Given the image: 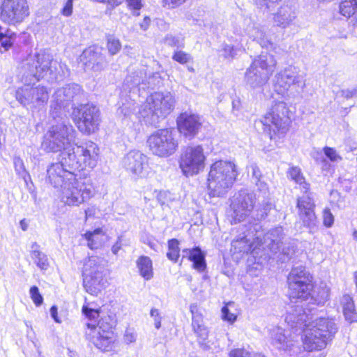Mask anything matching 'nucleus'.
Returning a JSON list of instances; mask_svg holds the SVG:
<instances>
[{"label": "nucleus", "instance_id": "a211bd4d", "mask_svg": "<svg viewBox=\"0 0 357 357\" xmlns=\"http://www.w3.org/2000/svg\"><path fill=\"white\" fill-rule=\"evenodd\" d=\"M255 195L246 190H241L236 193L231 203L233 211L232 217L235 222L248 220L250 226L252 225V215L255 204Z\"/></svg>", "mask_w": 357, "mask_h": 357}, {"label": "nucleus", "instance_id": "cd10ccee", "mask_svg": "<svg viewBox=\"0 0 357 357\" xmlns=\"http://www.w3.org/2000/svg\"><path fill=\"white\" fill-rule=\"evenodd\" d=\"M296 17V13L292 6L283 4L273 14V20L277 26L286 29L293 24Z\"/></svg>", "mask_w": 357, "mask_h": 357}, {"label": "nucleus", "instance_id": "4be33fe9", "mask_svg": "<svg viewBox=\"0 0 357 357\" xmlns=\"http://www.w3.org/2000/svg\"><path fill=\"white\" fill-rule=\"evenodd\" d=\"M262 236L263 231L261 225L255 222L243 231L242 235L240 234L238 237L232 241L231 249L235 253H248L252 250L255 241L257 244L261 242Z\"/></svg>", "mask_w": 357, "mask_h": 357}, {"label": "nucleus", "instance_id": "c756f323", "mask_svg": "<svg viewBox=\"0 0 357 357\" xmlns=\"http://www.w3.org/2000/svg\"><path fill=\"white\" fill-rule=\"evenodd\" d=\"M206 255L199 247H195L194 251L190 256V259L192 262V267L199 273H204L206 269Z\"/></svg>", "mask_w": 357, "mask_h": 357}, {"label": "nucleus", "instance_id": "13d9d810", "mask_svg": "<svg viewBox=\"0 0 357 357\" xmlns=\"http://www.w3.org/2000/svg\"><path fill=\"white\" fill-rule=\"evenodd\" d=\"M222 319L229 322L233 323L236 319V316L230 312L229 308L227 306H224L222 308Z\"/></svg>", "mask_w": 357, "mask_h": 357}, {"label": "nucleus", "instance_id": "20e7f679", "mask_svg": "<svg viewBox=\"0 0 357 357\" xmlns=\"http://www.w3.org/2000/svg\"><path fill=\"white\" fill-rule=\"evenodd\" d=\"M309 319H312V316L306 312L303 305H291L285 317V321L294 333L303 332L302 340L305 350H321L326 347L328 340L312 326H308Z\"/></svg>", "mask_w": 357, "mask_h": 357}, {"label": "nucleus", "instance_id": "a19ab883", "mask_svg": "<svg viewBox=\"0 0 357 357\" xmlns=\"http://www.w3.org/2000/svg\"><path fill=\"white\" fill-rule=\"evenodd\" d=\"M100 230L98 229L93 232L88 231L84 234V237L88 241L87 245L91 250H96L100 246V243L96 238V235L100 234Z\"/></svg>", "mask_w": 357, "mask_h": 357}, {"label": "nucleus", "instance_id": "ea45409f", "mask_svg": "<svg viewBox=\"0 0 357 357\" xmlns=\"http://www.w3.org/2000/svg\"><path fill=\"white\" fill-rule=\"evenodd\" d=\"M15 33L9 30H7L5 33L0 32L1 45L7 50L13 44V42L15 40Z\"/></svg>", "mask_w": 357, "mask_h": 357}, {"label": "nucleus", "instance_id": "052dcab7", "mask_svg": "<svg viewBox=\"0 0 357 357\" xmlns=\"http://www.w3.org/2000/svg\"><path fill=\"white\" fill-rule=\"evenodd\" d=\"M249 168L251 169L252 177L254 182L259 181L261 177V173L259 168L255 164H252Z\"/></svg>", "mask_w": 357, "mask_h": 357}, {"label": "nucleus", "instance_id": "774afa93", "mask_svg": "<svg viewBox=\"0 0 357 357\" xmlns=\"http://www.w3.org/2000/svg\"><path fill=\"white\" fill-rule=\"evenodd\" d=\"M120 112L123 114L125 116H129L132 113V110L130 109L128 107L123 105L121 107L119 108Z\"/></svg>", "mask_w": 357, "mask_h": 357}, {"label": "nucleus", "instance_id": "8fccbe9b", "mask_svg": "<svg viewBox=\"0 0 357 357\" xmlns=\"http://www.w3.org/2000/svg\"><path fill=\"white\" fill-rule=\"evenodd\" d=\"M82 313L90 319H96L100 317L101 312L99 310L89 307L84 305L82 309Z\"/></svg>", "mask_w": 357, "mask_h": 357}, {"label": "nucleus", "instance_id": "c85d7f7f", "mask_svg": "<svg viewBox=\"0 0 357 357\" xmlns=\"http://www.w3.org/2000/svg\"><path fill=\"white\" fill-rule=\"evenodd\" d=\"M283 229L277 227L269 230L264 236L260 243L265 245L273 253H276L280 247L283 238Z\"/></svg>", "mask_w": 357, "mask_h": 357}, {"label": "nucleus", "instance_id": "f8f14e48", "mask_svg": "<svg viewBox=\"0 0 357 357\" xmlns=\"http://www.w3.org/2000/svg\"><path fill=\"white\" fill-rule=\"evenodd\" d=\"M100 317L96 326L87 324L89 331L86 334L96 347L101 351H107L112 349L113 342L112 329L115 326L116 320L114 314H102Z\"/></svg>", "mask_w": 357, "mask_h": 357}, {"label": "nucleus", "instance_id": "412c9836", "mask_svg": "<svg viewBox=\"0 0 357 357\" xmlns=\"http://www.w3.org/2000/svg\"><path fill=\"white\" fill-rule=\"evenodd\" d=\"M122 165L130 176L135 180L145 178L148 174V158L139 151H129L123 157Z\"/></svg>", "mask_w": 357, "mask_h": 357}, {"label": "nucleus", "instance_id": "09e8293b", "mask_svg": "<svg viewBox=\"0 0 357 357\" xmlns=\"http://www.w3.org/2000/svg\"><path fill=\"white\" fill-rule=\"evenodd\" d=\"M323 151L325 155L331 162H339L342 160V157L337 153L336 150L334 148L325 146L323 149Z\"/></svg>", "mask_w": 357, "mask_h": 357}, {"label": "nucleus", "instance_id": "a878e982", "mask_svg": "<svg viewBox=\"0 0 357 357\" xmlns=\"http://www.w3.org/2000/svg\"><path fill=\"white\" fill-rule=\"evenodd\" d=\"M308 326H312L319 332L328 341L331 340L337 332L338 327L333 318L319 317L315 319H309Z\"/></svg>", "mask_w": 357, "mask_h": 357}, {"label": "nucleus", "instance_id": "aec40b11", "mask_svg": "<svg viewBox=\"0 0 357 357\" xmlns=\"http://www.w3.org/2000/svg\"><path fill=\"white\" fill-rule=\"evenodd\" d=\"M29 15L26 0H3L1 19L8 24L22 22Z\"/></svg>", "mask_w": 357, "mask_h": 357}, {"label": "nucleus", "instance_id": "5701e85b", "mask_svg": "<svg viewBox=\"0 0 357 357\" xmlns=\"http://www.w3.org/2000/svg\"><path fill=\"white\" fill-rule=\"evenodd\" d=\"M190 311L192 314V328L197 336V342L203 349H207L208 346L206 340L208 337V329L205 326L203 320V315L197 304L192 303L190 305Z\"/></svg>", "mask_w": 357, "mask_h": 357}, {"label": "nucleus", "instance_id": "7ed1b4c3", "mask_svg": "<svg viewBox=\"0 0 357 357\" xmlns=\"http://www.w3.org/2000/svg\"><path fill=\"white\" fill-rule=\"evenodd\" d=\"M312 276L305 267L298 266L293 267L289 274L287 282L290 298L297 301L296 305H303L306 312H311L312 307H307L306 304L323 305L329 299L330 289L326 286H320L313 289Z\"/></svg>", "mask_w": 357, "mask_h": 357}, {"label": "nucleus", "instance_id": "bb28decb", "mask_svg": "<svg viewBox=\"0 0 357 357\" xmlns=\"http://www.w3.org/2000/svg\"><path fill=\"white\" fill-rule=\"evenodd\" d=\"M155 77H159L158 75H153L151 77H149V81L146 83L145 73L142 70L135 71L126 76L124 80V85L130 91L137 89V91H139L141 89L145 90L146 88L154 89L155 84L152 82V79Z\"/></svg>", "mask_w": 357, "mask_h": 357}, {"label": "nucleus", "instance_id": "37998d69", "mask_svg": "<svg viewBox=\"0 0 357 357\" xmlns=\"http://www.w3.org/2000/svg\"><path fill=\"white\" fill-rule=\"evenodd\" d=\"M281 1L282 0H254L255 5L264 12L270 11Z\"/></svg>", "mask_w": 357, "mask_h": 357}, {"label": "nucleus", "instance_id": "49530a36", "mask_svg": "<svg viewBox=\"0 0 357 357\" xmlns=\"http://www.w3.org/2000/svg\"><path fill=\"white\" fill-rule=\"evenodd\" d=\"M172 59L179 63L185 64L192 60V56L183 51H176L172 56Z\"/></svg>", "mask_w": 357, "mask_h": 357}, {"label": "nucleus", "instance_id": "4c0bfd02", "mask_svg": "<svg viewBox=\"0 0 357 357\" xmlns=\"http://www.w3.org/2000/svg\"><path fill=\"white\" fill-rule=\"evenodd\" d=\"M168 252L167 257L170 261L176 263L180 256L179 241L176 238H172L168 241Z\"/></svg>", "mask_w": 357, "mask_h": 357}, {"label": "nucleus", "instance_id": "680f3d73", "mask_svg": "<svg viewBox=\"0 0 357 357\" xmlns=\"http://www.w3.org/2000/svg\"><path fill=\"white\" fill-rule=\"evenodd\" d=\"M73 1L67 0L63 8H62L61 13L66 17L71 15L73 13Z\"/></svg>", "mask_w": 357, "mask_h": 357}, {"label": "nucleus", "instance_id": "6e6552de", "mask_svg": "<svg viewBox=\"0 0 357 357\" xmlns=\"http://www.w3.org/2000/svg\"><path fill=\"white\" fill-rule=\"evenodd\" d=\"M75 131L66 120L52 126L45 135L41 146L46 152H73L77 144L72 145Z\"/></svg>", "mask_w": 357, "mask_h": 357}, {"label": "nucleus", "instance_id": "f3484780", "mask_svg": "<svg viewBox=\"0 0 357 357\" xmlns=\"http://www.w3.org/2000/svg\"><path fill=\"white\" fill-rule=\"evenodd\" d=\"M206 156L201 145L188 146L182 149L179 167L186 176L197 174L204 167Z\"/></svg>", "mask_w": 357, "mask_h": 357}, {"label": "nucleus", "instance_id": "2eb2a0df", "mask_svg": "<svg viewBox=\"0 0 357 357\" xmlns=\"http://www.w3.org/2000/svg\"><path fill=\"white\" fill-rule=\"evenodd\" d=\"M146 142L151 153L160 158L173 155L178 146L172 130L168 128L153 132L149 136Z\"/></svg>", "mask_w": 357, "mask_h": 357}, {"label": "nucleus", "instance_id": "f257e3e1", "mask_svg": "<svg viewBox=\"0 0 357 357\" xmlns=\"http://www.w3.org/2000/svg\"><path fill=\"white\" fill-rule=\"evenodd\" d=\"M59 66L53 56L45 52L30 55L23 61L20 74L24 86L17 89L15 92L17 101L31 109L44 107L49 99L47 89L41 85L33 87L30 84L40 79L51 83L56 82L58 79Z\"/></svg>", "mask_w": 357, "mask_h": 357}, {"label": "nucleus", "instance_id": "864d4df0", "mask_svg": "<svg viewBox=\"0 0 357 357\" xmlns=\"http://www.w3.org/2000/svg\"><path fill=\"white\" fill-rule=\"evenodd\" d=\"M126 2L129 8L133 10L132 14L137 16L139 15V10L142 6L141 0H126Z\"/></svg>", "mask_w": 357, "mask_h": 357}, {"label": "nucleus", "instance_id": "c03bdc74", "mask_svg": "<svg viewBox=\"0 0 357 357\" xmlns=\"http://www.w3.org/2000/svg\"><path fill=\"white\" fill-rule=\"evenodd\" d=\"M156 199L162 207L168 206L169 204L174 200L172 195L168 191H159L157 192Z\"/></svg>", "mask_w": 357, "mask_h": 357}, {"label": "nucleus", "instance_id": "f03ea898", "mask_svg": "<svg viewBox=\"0 0 357 357\" xmlns=\"http://www.w3.org/2000/svg\"><path fill=\"white\" fill-rule=\"evenodd\" d=\"M98 151V146L89 141L76 146L73 152H62L60 161L47 167V181L54 188L60 189L67 181L73 179L75 171L96 167Z\"/></svg>", "mask_w": 357, "mask_h": 357}, {"label": "nucleus", "instance_id": "4d7b16f0", "mask_svg": "<svg viewBox=\"0 0 357 357\" xmlns=\"http://www.w3.org/2000/svg\"><path fill=\"white\" fill-rule=\"evenodd\" d=\"M229 357H252L251 353L245 349H235L229 354Z\"/></svg>", "mask_w": 357, "mask_h": 357}, {"label": "nucleus", "instance_id": "1a4fd4ad", "mask_svg": "<svg viewBox=\"0 0 357 357\" xmlns=\"http://www.w3.org/2000/svg\"><path fill=\"white\" fill-rule=\"evenodd\" d=\"M105 260L98 256H91L84 260L83 283L86 291L97 296L107 284Z\"/></svg>", "mask_w": 357, "mask_h": 357}, {"label": "nucleus", "instance_id": "423d86ee", "mask_svg": "<svg viewBox=\"0 0 357 357\" xmlns=\"http://www.w3.org/2000/svg\"><path fill=\"white\" fill-rule=\"evenodd\" d=\"M289 176L299 184L304 195L297 199L298 215L304 227L308 229L310 234H314L319 229V222L315 215L313 199L308 192L309 184L305 182L301 170L298 167H291L288 171Z\"/></svg>", "mask_w": 357, "mask_h": 357}, {"label": "nucleus", "instance_id": "7c9ffc66", "mask_svg": "<svg viewBox=\"0 0 357 357\" xmlns=\"http://www.w3.org/2000/svg\"><path fill=\"white\" fill-rule=\"evenodd\" d=\"M137 267L140 275L146 280L153 276L152 260L147 256H141L137 260Z\"/></svg>", "mask_w": 357, "mask_h": 357}, {"label": "nucleus", "instance_id": "603ef678", "mask_svg": "<svg viewBox=\"0 0 357 357\" xmlns=\"http://www.w3.org/2000/svg\"><path fill=\"white\" fill-rule=\"evenodd\" d=\"M150 316L153 319L155 328L159 329L161 327L162 317L158 309L153 307L150 311Z\"/></svg>", "mask_w": 357, "mask_h": 357}, {"label": "nucleus", "instance_id": "2f4dec72", "mask_svg": "<svg viewBox=\"0 0 357 357\" xmlns=\"http://www.w3.org/2000/svg\"><path fill=\"white\" fill-rule=\"evenodd\" d=\"M342 304L345 319L350 323L357 321V312L352 298L349 295H344L342 299Z\"/></svg>", "mask_w": 357, "mask_h": 357}, {"label": "nucleus", "instance_id": "393cba45", "mask_svg": "<svg viewBox=\"0 0 357 357\" xmlns=\"http://www.w3.org/2000/svg\"><path fill=\"white\" fill-rule=\"evenodd\" d=\"M80 61L94 70H100L107 64L105 56L102 54L101 50L96 47H90L84 50L80 56Z\"/></svg>", "mask_w": 357, "mask_h": 357}, {"label": "nucleus", "instance_id": "bf43d9fd", "mask_svg": "<svg viewBox=\"0 0 357 357\" xmlns=\"http://www.w3.org/2000/svg\"><path fill=\"white\" fill-rule=\"evenodd\" d=\"M255 184L257 187L258 190L263 194V197L268 198L269 195V192L267 184L261 180H259V181L255 182Z\"/></svg>", "mask_w": 357, "mask_h": 357}, {"label": "nucleus", "instance_id": "e2e57ef3", "mask_svg": "<svg viewBox=\"0 0 357 357\" xmlns=\"http://www.w3.org/2000/svg\"><path fill=\"white\" fill-rule=\"evenodd\" d=\"M124 0H105V3H107V9L106 12L108 10H112L116 7L121 5Z\"/></svg>", "mask_w": 357, "mask_h": 357}, {"label": "nucleus", "instance_id": "39448f33", "mask_svg": "<svg viewBox=\"0 0 357 357\" xmlns=\"http://www.w3.org/2000/svg\"><path fill=\"white\" fill-rule=\"evenodd\" d=\"M237 175L236 166L234 162L222 160L213 162L207 178L209 195L213 197H224L232 188Z\"/></svg>", "mask_w": 357, "mask_h": 357}, {"label": "nucleus", "instance_id": "6ab92c4d", "mask_svg": "<svg viewBox=\"0 0 357 357\" xmlns=\"http://www.w3.org/2000/svg\"><path fill=\"white\" fill-rule=\"evenodd\" d=\"M273 82L278 93H283L289 90L299 92L305 86L303 77L299 74L298 68L293 66L278 72Z\"/></svg>", "mask_w": 357, "mask_h": 357}, {"label": "nucleus", "instance_id": "473e14b6", "mask_svg": "<svg viewBox=\"0 0 357 357\" xmlns=\"http://www.w3.org/2000/svg\"><path fill=\"white\" fill-rule=\"evenodd\" d=\"M39 245L35 242L31 245V257L36 266L40 269L46 271L50 263L47 255L38 250Z\"/></svg>", "mask_w": 357, "mask_h": 357}, {"label": "nucleus", "instance_id": "0e129e2a", "mask_svg": "<svg viewBox=\"0 0 357 357\" xmlns=\"http://www.w3.org/2000/svg\"><path fill=\"white\" fill-rule=\"evenodd\" d=\"M151 20L150 17H148V16H145L144 17L142 22H141L139 23L140 29L142 31H146L149 28L150 24H151Z\"/></svg>", "mask_w": 357, "mask_h": 357}, {"label": "nucleus", "instance_id": "0eeeda50", "mask_svg": "<svg viewBox=\"0 0 357 357\" xmlns=\"http://www.w3.org/2000/svg\"><path fill=\"white\" fill-rule=\"evenodd\" d=\"M174 96L169 92L154 93L139 110V118L146 124L157 126L174 109Z\"/></svg>", "mask_w": 357, "mask_h": 357}, {"label": "nucleus", "instance_id": "b1692460", "mask_svg": "<svg viewBox=\"0 0 357 357\" xmlns=\"http://www.w3.org/2000/svg\"><path fill=\"white\" fill-rule=\"evenodd\" d=\"M199 117L194 114L182 113L177 119L178 129L181 135L192 139L198 133L201 127Z\"/></svg>", "mask_w": 357, "mask_h": 357}, {"label": "nucleus", "instance_id": "9d476101", "mask_svg": "<svg viewBox=\"0 0 357 357\" xmlns=\"http://www.w3.org/2000/svg\"><path fill=\"white\" fill-rule=\"evenodd\" d=\"M276 60L273 55L261 54L255 58L245 73L244 81L252 89H261L274 71Z\"/></svg>", "mask_w": 357, "mask_h": 357}, {"label": "nucleus", "instance_id": "9b49d317", "mask_svg": "<svg viewBox=\"0 0 357 357\" xmlns=\"http://www.w3.org/2000/svg\"><path fill=\"white\" fill-rule=\"evenodd\" d=\"M289 110L284 101H274L271 109L260 120L264 132L272 139L273 135L278 132L284 134L291 122Z\"/></svg>", "mask_w": 357, "mask_h": 357}, {"label": "nucleus", "instance_id": "f704fd0d", "mask_svg": "<svg viewBox=\"0 0 357 357\" xmlns=\"http://www.w3.org/2000/svg\"><path fill=\"white\" fill-rule=\"evenodd\" d=\"M271 208V202L268 199V198H264V199L260 204L259 208L252 213V225L255 222H257L259 225H260V222L267 217Z\"/></svg>", "mask_w": 357, "mask_h": 357}, {"label": "nucleus", "instance_id": "69168bd1", "mask_svg": "<svg viewBox=\"0 0 357 357\" xmlns=\"http://www.w3.org/2000/svg\"><path fill=\"white\" fill-rule=\"evenodd\" d=\"M50 314L52 318L56 322V323H61V320L58 317V313H57V307L55 305H53L50 308Z\"/></svg>", "mask_w": 357, "mask_h": 357}, {"label": "nucleus", "instance_id": "3c124183", "mask_svg": "<svg viewBox=\"0 0 357 357\" xmlns=\"http://www.w3.org/2000/svg\"><path fill=\"white\" fill-rule=\"evenodd\" d=\"M127 245L128 243L124 238V236L123 235L119 236L116 239V241L112 247V252L116 255L118 254L119 251L121 249L123 246H126Z\"/></svg>", "mask_w": 357, "mask_h": 357}, {"label": "nucleus", "instance_id": "dca6fc26", "mask_svg": "<svg viewBox=\"0 0 357 357\" xmlns=\"http://www.w3.org/2000/svg\"><path fill=\"white\" fill-rule=\"evenodd\" d=\"M71 115L81 132L90 135L98 129L100 117L96 106L89 103L81 105L73 108Z\"/></svg>", "mask_w": 357, "mask_h": 357}, {"label": "nucleus", "instance_id": "72a5a7b5", "mask_svg": "<svg viewBox=\"0 0 357 357\" xmlns=\"http://www.w3.org/2000/svg\"><path fill=\"white\" fill-rule=\"evenodd\" d=\"M282 328L277 327L271 331L272 343L279 349L286 350L290 346Z\"/></svg>", "mask_w": 357, "mask_h": 357}, {"label": "nucleus", "instance_id": "ddd939ff", "mask_svg": "<svg viewBox=\"0 0 357 357\" xmlns=\"http://www.w3.org/2000/svg\"><path fill=\"white\" fill-rule=\"evenodd\" d=\"M79 85L73 83L58 89L52 95L50 114L54 119L63 120L67 116L70 106L81 96ZM73 108V107H71Z\"/></svg>", "mask_w": 357, "mask_h": 357}, {"label": "nucleus", "instance_id": "a18cd8bd", "mask_svg": "<svg viewBox=\"0 0 357 357\" xmlns=\"http://www.w3.org/2000/svg\"><path fill=\"white\" fill-rule=\"evenodd\" d=\"M30 297L36 306H40L43 303V297L39 292L36 286H32L29 289Z\"/></svg>", "mask_w": 357, "mask_h": 357}, {"label": "nucleus", "instance_id": "338daca9", "mask_svg": "<svg viewBox=\"0 0 357 357\" xmlns=\"http://www.w3.org/2000/svg\"><path fill=\"white\" fill-rule=\"evenodd\" d=\"M185 1V0H164L165 3L167 4L169 7L172 8L182 4Z\"/></svg>", "mask_w": 357, "mask_h": 357}, {"label": "nucleus", "instance_id": "c9c22d12", "mask_svg": "<svg viewBox=\"0 0 357 357\" xmlns=\"http://www.w3.org/2000/svg\"><path fill=\"white\" fill-rule=\"evenodd\" d=\"M243 50L242 45H229L227 43H223L221 45L220 49L218 50V52L220 54V56H222L226 59H233L239 52H242Z\"/></svg>", "mask_w": 357, "mask_h": 357}, {"label": "nucleus", "instance_id": "58836bf2", "mask_svg": "<svg viewBox=\"0 0 357 357\" xmlns=\"http://www.w3.org/2000/svg\"><path fill=\"white\" fill-rule=\"evenodd\" d=\"M13 164L16 174L26 181V177H29V174L25 168L22 159L19 156H14Z\"/></svg>", "mask_w": 357, "mask_h": 357}, {"label": "nucleus", "instance_id": "e433bc0d", "mask_svg": "<svg viewBox=\"0 0 357 357\" xmlns=\"http://www.w3.org/2000/svg\"><path fill=\"white\" fill-rule=\"evenodd\" d=\"M251 36L253 38V40L256 41L263 48L268 49L273 45L265 32L259 28H255Z\"/></svg>", "mask_w": 357, "mask_h": 357}, {"label": "nucleus", "instance_id": "de8ad7c7", "mask_svg": "<svg viewBox=\"0 0 357 357\" xmlns=\"http://www.w3.org/2000/svg\"><path fill=\"white\" fill-rule=\"evenodd\" d=\"M322 219L323 224L326 227L330 228L333 225L335 218L329 208H326L323 210Z\"/></svg>", "mask_w": 357, "mask_h": 357}, {"label": "nucleus", "instance_id": "4468645a", "mask_svg": "<svg viewBox=\"0 0 357 357\" xmlns=\"http://www.w3.org/2000/svg\"><path fill=\"white\" fill-rule=\"evenodd\" d=\"M61 199L68 206H79L93 195V187L91 178L73 177L60 189Z\"/></svg>", "mask_w": 357, "mask_h": 357}, {"label": "nucleus", "instance_id": "6e6d98bb", "mask_svg": "<svg viewBox=\"0 0 357 357\" xmlns=\"http://www.w3.org/2000/svg\"><path fill=\"white\" fill-rule=\"evenodd\" d=\"M137 335L132 328L126 329L124 334V341L126 344H131L136 342Z\"/></svg>", "mask_w": 357, "mask_h": 357}, {"label": "nucleus", "instance_id": "79ce46f5", "mask_svg": "<svg viewBox=\"0 0 357 357\" xmlns=\"http://www.w3.org/2000/svg\"><path fill=\"white\" fill-rule=\"evenodd\" d=\"M107 47L111 55L117 54L121 49L120 40L114 36L107 38Z\"/></svg>", "mask_w": 357, "mask_h": 357}, {"label": "nucleus", "instance_id": "5fc2aeb1", "mask_svg": "<svg viewBox=\"0 0 357 357\" xmlns=\"http://www.w3.org/2000/svg\"><path fill=\"white\" fill-rule=\"evenodd\" d=\"M165 43L171 47H183V43L179 40L178 37L169 35L165 38Z\"/></svg>", "mask_w": 357, "mask_h": 357}]
</instances>
